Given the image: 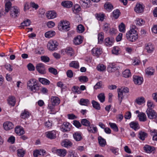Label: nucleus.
Wrapping results in <instances>:
<instances>
[{"instance_id":"f257e3e1","label":"nucleus","mask_w":157,"mask_h":157,"mask_svg":"<svg viewBox=\"0 0 157 157\" xmlns=\"http://www.w3.org/2000/svg\"><path fill=\"white\" fill-rule=\"evenodd\" d=\"M127 39L132 42L135 41L138 38L137 32L134 29H130L126 34Z\"/></svg>"},{"instance_id":"f03ea898","label":"nucleus","mask_w":157,"mask_h":157,"mask_svg":"<svg viewBox=\"0 0 157 157\" xmlns=\"http://www.w3.org/2000/svg\"><path fill=\"white\" fill-rule=\"evenodd\" d=\"M58 45V43L56 40H50L47 44V47L49 50L53 51L57 49Z\"/></svg>"},{"instance_id":"7ed1b4c3","label":"nucleus","mask_w":157,"mask_h":157,"mask_svg":"<svg viewBox=\"0 0 157 157\" xmlns=\"http://www.w3.org/2000/svg\"><path fill=\"white\" fill-rule=\"evenodd\" d=\"M146 113L148 117L150 119H155L157 117L156 113L151 108H147L146 111Z\"/></svg>"},{"instance_id":"20e7f679","label":"nucleus","mask_w":157,"mask_h":157,"mask_svg":"<svg viewBox=\"0 0 157 157\" xmlns=\"http://www.w3.org/2000/svg\"><path fill=\"white\" fill-rule=\"evenodd\" d=\"M19 9L16 6L12 7L10 10L11 16L13 18L17 17L19 14Z\"/></svg>"},{"instance_id":"39448f33","label":"nucleus","mask_w":157,"mask_h":157,"mask_svg":"<svg viewBox=\"0 0 157 157\" xmlns=\"http://www.w3.org/2000/svg\"><path fill=\"white\" fill-rule=\"evenodd\" d=\"M36 70L40 74H44L46 72L45 65L42 63L37 64L36 67Z\"/></svg>"},{"instance_id":"423d86ee","label":"nucleus","mask_w":157,"mask_h":157,"mask_svg":"<svg viewBox=\"0 0 157 157\" xmlns=\"http://www.w3.org/2000/svg\"><path fill=\"white\" fill-rule=\"evenodd\" d=\"M71 124L68 122H65L61 125L60 129L63 132H67L70 130L71 128Z\"/></svg>"},{"instance_id":"0eeeda50","label":"nucleus","mask_w":157,"mask_h":157,"mask_svg":"<svg viewBox=\"0 0 157 157\" xmlns=\"http://www.w3.org/2000/svg\"><path fill=\"white\" fill-rule=\"evenodd\" d=\"M144 8L143 4L137 3L135 7L134 10L137 13H141L144 11Z\"/></svg>"},{"instance_id":"6e6552de","label":"nucleus","mask_w":157,"mask_h":157,"mask_svg":"<svg viewBox=\"0 0 157 157\" xmlns=\"http://www.w3.org/2000/svg\"><path fill=\"white\" fill-rule=\"evenodd\" d=\"M133 81L136 84L140 85L143 82V78L141 77L134 75L133 76Z\"/></svg>"},{"instance_id":"1a4fd4ad","label":"nucleus","mask_w":157,"mask_h":157,"mask_svg":"<svg viewBox=\"0 0 157 157\" xmlns=\"http://www.w3.org/2000/svg\"><path fill=\"white\" fill-rule=\"evenodd\" d=\"M3 126L5 130H8L13 128L14 125L12 122L9 121H6L4 123Z\"/></svg>"},{"instance_id":"9d476101","label":"nucleus","mask_w":157,"mask_h":157,"mask_svg":"<svg viewBox=\"0 0 157 157\" xmlns=\"http://www.w3.org/2000/svg\"><path fill=\"white\" fill-rule=\"evenodd\" d=\"M143 148L145 152L148 153L152 152L154 153L155 150V147L147 145H145Z\"/></svg>"},{"instance_id":"9b49d317","label":"nucleus","mask_w":157,"mask_h":157,"mask_svg":"<svg viewBox=\"0 0 157 157\" xmlns=\"http://www.w3.org/2000/svg\"><path fill=\"white\" fill-rule=\"evenodd\" d=\"M145 49L148 53H151L153 52L154 47L151 43H149L145 44Z\"/></svg>"},{"instance_id":"f8f14e48","label":"nucleus","mask_w":157,"mask_h":157,"mask_svg":"<svg viewBox=\"0 0 157 157\" xmlns=\"http://www.w3.org/2000/svg\"><path fill=\"white\" fill-rule=\"evenodd\" d=\"M61 146L66 148L71 147L72 145V143L69 140L65 139L61 142Z\"/></svg>"},{"instance_id":"ddd939ff","label":"nucleus","mask_w":157,"mask_h":157,"mask_svg":"<svg viewBox=\"0 0 157 157\" xmlns=\"http://www.w3.org/2000/svg\"><path fill=\"white\" fill-rule=\"evenodd\" d=\"M51 102L52 105H58L60 103V99L56 96H52L51 98Z\"/></svg>"},{"instance_id":"4468645a","label":"nucleus","mask_w":157,"mask_h":157,"mask_svg":"<svg viewBox=\"0 0 157 157\" xmlns=\"http://www.w3.org/2000/svg\"><path fill=\"white\" fill-rule=\"evenodd\" d=\"M93 55L98 56L102 53L101 49L100 48H94L91 50Z\"/></svg>"},{"instance_id":"2eb2a0df","label":"nucleus","mask_w":157,"mask_h":157,"mask_svg":"<svg viewBox=\"0 0 157 157\" xmlns=\"http://www.w3.org/2000/svg\"><path fill=\"white\" fill-rule=\"evenodd\" d=\"M90 0H81L79 3L81 6L84 8L89 7L90 5Z\"/></svg>"},{"instance_id":"dca6fc26","label":"nucleus","mask_w":157,"mask_h":157,"mask_svg":"<svg viewBox=\"0 0 157 157\" xmlns=\"http://www.w3.org/2000/svg\"><path fill=\"white\" fill-rule=\"evenodd\" d=\"M15 131L16 133L19 136L23 135L25 133L23 128L20 126H17L15 128Z\"/></svg>"},{"instance_id":"f3484780","label":"nucleus","mask_w":157,"mask_h":157,"mask_svg":"<svg viewBox=\"0 0 157 157\" xmlns=\"http://www.w3.org/2000/svg\"><path fill=\"white\" fill-rule=\"evenodd\" d=\"M57 132L55 130L47 132H45V135L47 137H56Z\"/></svg>"},{"instance_id":"a211bd4d","label":"nucleus","mask_w":157,"mask_h":157,"mask_svg":"<svg viewBox=\"0 0 157 157\" xmlns=\"http://www.w3.org/2000/svg\"><path fill=\"white\" fill-rule=\"evenodd\" d=\"M46 16L48 19H53L56 17V13L53 11H50L47 12Z\"/></svg>"},{"instance_id":"6ab92c4d","label":"nucleus","mask_w":157,"mask_h":157,"mask_svg":"<svg viewBox=\"0 0 157 157\" xmlns=\"http://www.w3.org/2000/svg\"><path fill=\"white\" fill-rule=\"evenodd\" d=\"M130 127L135 130L140 128L139 125L138 123L136 121L131 122L130 124Z\"/></svg>"},{"instance_id":"aec40b11","label":"nucleus","mask_w":157,"mask_h":157,"mask_svg":"<svg viewBox=\"0 0 157 157\" xmlns=\"http://www.w3.org/2000/svg\"><path fill=\"white\" fill-rule=\"evenodd\" d=\"M45 151L44 150H36L34 151L33 155L35 157H37L39 155H44Z\"/></svg>"},{"instance_id":"412c9836","label":"nucleus","mask_w":157,"mask_h":157,"mask_svg":"<svg viewBox=\"0 0 157 157\" xmlns=\"http://www.w3.org/2000/svg\"><path fill=\"white\" fill-rule=\"evenodd\" d=\"M82 41V39L80 36H78L75 37L73 40V42L75 45H79L81 44Z\"/></svg>"},{"instance_id":"4be33fe9","label":"nucleus","mask_w":157,"mask_h":157,"mask_svg":"<svg viewBox=\"0 0 157 157\" xmlns=\"http://www.w3.org/2000/svg\"><path fill=\"white\" fill-rule=\"evenodd\" d=\"M61 5L64 7L70 8L72 6L73 4L71 1H67L63 2Z\"/></svg>"},{"instance_id":"5701e85b","label":"nucleus","mask_w":157,"mask_h":157,"mask_svg":"<svg viewBox=\"0 0 157 157\" xmlns=\"http://www.w3.org/2000/svg\"><path fill=\"white\" fill-rule=\"evenodd\" d=\"M8 102L9 105L12 106H14L16 103V100L14 97L10 96L8 98Z\"/></svg>"},{"instance_id":"b1692460","label":"nucleus","mask_w":157,"mask_h":157,"mask_svg":"<svg viewBox=\"0 0 157 157\" xmlns=\"http://www.w3.org/2000/svg\"><path fill=\"white\" fill-rule=\"evenodd\" d=\"M155 69L151 67H149L145 70V73L148 75H154Z\"/></svg>"},{"instance_id":"393cba45","label":"nucleus","mask_w":157,"mask_h":157,"mask_svg":"<svg viewBox=\"0 0 157 157\" xmlns=\"http://www.w3.org/2000/svg\"><path fill=\"white\" fill-rule=\"evenodd\" d=\"M57 152V155L61 157H64L66 155L67 151L64 149H58Z\"/></svg>"},{"instance_id":"a878e982","label":"nucleus","mask_w":157,"mask_h":157,"mask_svg":"<svg viewBox=\"0 0 157 157\" xmlns=\"http://www.w3.org/2000/svg\"><path fill=\"white\" fill-rule=\"evenodd\" d=\"M38 82V81L35 79L32 78L29 80L27 83V86L30 89L36 83Z\"/></svg>"},{"instance_id":"bb28decb","label":"nucleus","mask_w":157,"mask_h":157,"mask_svg":"<svg viewBox=\"0 0 157 157\" xmlns=\"http://www.w3.org/2000/svg\"><path fill=\"white\" fill-rule=\"evenodd\" d=\"M79 103L81 105L88 106L90 104V102L88 99L81 98L80 100Z\"/></svg>"},{"instance_id":"cd10ccee","label":"nucleus","mask_w":157,"mask_h":157,"mask_svg":"<svg viewBox=\"0 0 157 157\" xmlns=\"http://www.w3.org/2000/svg\"><path fill=\"white\" fill-rule=\"evenodd\" d=\"M88 130L89 132L95 133L97 132L98 129L96 127L93 125H90L88 127Z\"/></svg>"},{"instance_id":"c85d7f7f","label":"nucleus","mask_w":157,"mask_h":157,"mask_svg":"<svg viewBox=\"0 0 157 157\" xmlns=\"http://www.w3.org/2000/svg\"><path fill=\"white\" fill-rule=\"evenodd\" d=\"M114 41V39L112 38H107L105 39V44L107 46H111Z\"/></svg>"},{"instance_id":"c756f323","label":"nucleus","mask_w":157,"mask_h":157,"mask_svg":"<svg viewBox=\"0 0 157 157\" xmlns=\"http://www.w3.org/2000/svg\"><path fill=\"white\" fill-rule=\"evenodd\" d=\"M39 81L42 84L44 85H48L50 83V82L49 80L44 78H39Z\"/></svg>"},{"instance_id":"7c9ffc66","label":"nucleus","mask_w":157,"mask_h":157,"mask_svg":"<svg viewBox=\"0 0 157 157\" xmlns=\"http://www.w3.org/2000/svg\"><path fill=\"white\" fill-rule=\"evenodd\" d=\"M138 117L140 121H146L147 117L145 114L143 113L139 114Z\"/></svg>"},{"instance_id":"2f4dec72","label":"nucleus","mask_w":157,"mask_h":157,"mask_svg":"<svg viewBox=\"0 0 157 157\" xmlns=\"http://www.w3.org/2000/svg\"><path fill=\"white\" fill-rule=\"evenodd\" d=\"M55 34V32L53 31H50L46 32L45 36L46 38H49L53 37Z\"/></svg>"},{"instance_id":"473e14b6","label":"nucleus","mask_w":157,"mask_h":157,"mask_svg":"<svg viewBox=\"0 0 157 157\" xmlns=\"http://www.w3.org/2000/svg\"><path fill=\"white\" fill-rule=\"evenodd\" d=\"M97 97L101 102L103 103L105 101V96L104 93H101L99 94L98 95Z\"/></svg>"},{"instance_id":"72a5a7b5","label":"nucleus","mask_w":157,"mask_h":157,"mask_svg":"<svg viewBox=\"0 0 157 157\" xmlns=\"http://www.w3.org/2000/svg\"><path fill=\"white\" fill-rule=\"evenodd\" d=\"M29 116V113L26 110L23 111L21 115V118L25 119L27 118Z\"/></svg>"},{"instance_id":"f704fd0d","label":"nucleus","mask_w":157,"mask_h":157,"mask_svg":"<svg viewBox=\"0 0 157 157\" xmlns=\"http://www.w3.org/2000/svg\"><path fill=\"white\" fill-rule=\"evenodd\" d=\"M135 102L138 105H141L145 102L144 98L142 97H139L136 99Z\"/></svg>"},{"instance_id":"c9c22d12","label":"nucleus","mask_w":157,"mask_h":157,"mask_svg":"<svg viewBox=\"0 0 157 157\" xmlns=\"http://www.w3.org/2000/svg\"><path fill=\"white\" fill-rule=\"evenodd\" d=\"M70 67H73L75 68H78L79 67V63L77 61H72L70 64Z\"/></svg>"},{"instance_id":"e433bc0d","label":"nucleus","mask_w":157,"mask_h":157,"mask_svg":"<svg viewBox=\"0 0 157 157\" xmlns=\"http://www.w3.org/2000/svg\"><path fill=\"white\" fill-rule=\"evenodd\" d=\"M104 6L105 8L109 11H111V10L113 8V6L109 2L106 3Z\"/></svg>"},{"instance_id":"4c0bfd02","label":"nucleus","mask_w":157,"mask_h":157,"mask_svg":"<svg viewBox=\"0 0 157 157\" xmlns=\"http://www.w3.org/2000/svg\"><path fill=\"white\" fill-rule=\"evenodd\" d=\"M81 10L80 6L78 4H75L73 8L74 13L75 14L78 13Z\"/></svg>"},{"instance_id":"58836bf2","label":"nucleus","mask_w":157,"mask_h":157,"mask_svg":"<svg viewBox=\"0 0 157 157\" xmlns=\"http://www.w3.org/2000/svg\"><path fill=\"white\" fill-rule=\"evenodd\" d=\"M118 99L120 101V104L121 103L124 97L123 92L119 89L118 90Z\"/></svg>"},{"instance_id":"ea45409f","label":"nucleus","mask_w":157,"mask_h":157,"mask_svg":"<svg viewBox=\"0 0 157 157\" xmlns=\"http://www.w3.org/2000/svg\"><path fill=\"white\" fill-rule=\"evenodd\" d=\"M54 106L55 105H52V104H48V109L50 110L49 112V113L52 114H55V113L56 112L54 111Z\"/></svg>"},{"instance_id":"a19ab883","label":"nucleus","mask_w":157,"mask_h":157,"mask_svg":"<svg viewBox=\"0 0 157 157\" xmlns=\"http://www.w3.org/2000/svg\"><path fill=\"white\" fill-rule=\"evenodd\" d=\"M81 124L85 126H89L90 124V122L86 119H82L81 121Z\"/></svg>"},{"instance_id":"79ce46f5","label":"nucleus","mask_w":157,"mask_h":157,"mask_svg":"<svg viewBox=\"0 0 157 157\" xmlns=\"http://www.w3.org/2000/svg\"><path fill=\"white\" fill-rule=\"evenodd\" d=\"M92 103L93 107L95 109L97 110H99L100 109V105L98 102L94 100H93L92 101Z\"/></svg>"},{"instance_id":"37998d69","label":"nucleus","mask_w":157,"mask_h":157,"mask_svg":"<svg viewBox=\"0 0 157 157\" xmlns=\"http://www.w3.org/2000/svg\"><path fill=\"white\" fill-rule=\"evenodd\" d=\"M98 141L101 147H103L106 144L105 140L103 138H98Z\"/></svg>"},{"instance_id":"c03bdc74","label":"nucleus","mask_w":157,"mask_h":157,"mask_svg":"<svg viewBox=\"0 0 157 157\" xmlns=\"http://www.w3.org/2000/svg\"><path fill=\"white\" fill-rule=\"evenodd\" d=\"M104 33H101L98 34V40L99 44H101L103 41L104 39Z\"/></svg>"},{"instance_id":"a18cd8bd","label":"nucleus","mask_w":157,"mask_h":157,"mask_svg":"<svg viewBox=\"0 0 157 157\" xmlns=\"http://www.w3.org/2000/svg\"><path fill=\"white\" fill-rule=\"evenodd\" d=\"M123 75L125 78H128L131 76V74L129 70L126 69L123 71Z\"/></svg>"},{"instance_id":"49530a36","label":"nucleus","mask_w":157,"mask_h":157,"mask_svg":"<svg viewBox=\"0 0 157 157\" xmlns=\"http://www.w3.org/2000/svg\"><path fill=\"white\" fill-rule=\"evenodd\" d=\"M77 31L79 33H82L84 31V27L81 24L79 25L77 27Z\"/></svg>"},{"instance_id":"de8ad7c7","label":"nucleus","mask_w":157,"mask_h":157,"mask_svg":"<svg viewBox=\"0 0 157 157\" xmlns=\"http://www.w3.org/2000/svg\"><path fill=\"white\" fill-rule=\"evenodd\" d=\"M95 16L97 19L99 21H102L104 19V16L103 14L96 13L95 14Z\"/></svg>"},{"instance_id":"09e8293b","label":"nucleus","mask_w":157,"mask_h":157,"mask_svg":"<svg viewBox=\"0 0 157 157\" xmlns=\"http://www.w3.org/2000/svg\"><path fill=\"white\" fill-rule=\"evenodd\" d=\"M137 25L141 26L144 25L145 21L141 19L138 18L135 21Z\"/></svg>"},{"instance_id":"8fccbe9b","label":"nucleus","mask_w":157,"mask_h":157,"mask_svg":"<svg viewBox=\"0 0 157 157\" xmlns=\"http://www.w3.org/2000/svg\"><path fill=\"white\" fill-rule=\"evenodd\" d=\"M12 5L11 2L9 1L6 2L5 4V11L7 13L9 12V10H10L11 6Z\"/></svg>"},{"instance_id":"3c124183","label":"nucleus","mask_w":157,"mask_h":157,"mask_svg":"<svg viewBox=\"0 0 157 157\" xmlns=\"http://www.w3.org/2000/svg\"><path fill=\"white\" fill-rule=\"evenodd\" d=\"M120 14V12L119 10L117 9L113 12V16L115 19H117Z\"/></svg>"},{"instance_id":"603ef678","label":"nucleus","mask_w":157,"mask_h":157,"mask_svg":"<svg viewBox=\"0 0 157 157\" xmlns=\"http://www.w3.org/2000/svg\"><path fill=\"white\" fill-rule=\"evenodd\" d=\"M72 90L74 93L77 94H80L81 93L79 87L77 86H73L72 88Z\"/></svg>"},{"instance_id":"864d4df0","label":"nucleus","mask_w":157,"mask_h":157,"mask_svg":"<svg viewBox=\"0 0 157 157\" xmlns=\"http://www.w3.org/2000/svg\"><path fill=\"white\" fill-rule=\"evenodd\" d=\"M109 124L111 128L113 129L114 131L115 132L118 131V128L116 124L110 122L109 123Z\"/></svg>"},{"instance_id":"5fc2aeb1","label":"nucleus","mask_w":157,"mask_h":157,"mask_svg":"<svg viewBox=\"0 0 157 157\" xmlns=\"http://www.w3.org/2000/svg\"><path fill=\"white\" fill-rule=\"evenodd\" d=\"M69 23L68 22L65 21H61V22L58 24V27L59 30H62V29L63 27V26H64L67 25V24Z\"/></svg>"},{"instance_id":"6e6d98bb","label":"nucleus","mask_w":157,"mask_h":157,"mask_svg":"<svg viewBox=\"0 0 157 157\" xmlns=\"http://www.w3.org/2000/svg\"><path fill=\"white\" fill-rule=\"evenodd\" d=\"M115 68L116 67L112 63H110L107 67V70L109 72H112L114 71Z\"/></svg>"},{"instance_id":"4d7b16f0","label":"nucleus","mask_w":157,"mask_h":157,"mask_svg":"<svg viewBox=\"0 0 157 157\" xmlns=\"http://www.w3.org/2000/svg\"><path fill=\"white\" fill-rule=\"evenodd\" d=\"M65 52L66 53L71 56H72L73 53V50L72 48L71 47L67 48L65 50Z\"/></svg>"},{"instance_id":"13d9d810","label":"nucleus","mask_w":157,"mask_h":157,"mask_svg":"<svg viewBox=\"0 0 157 157\" xmlns=\"http://www.w3.org/2000/svg\"><path fill=\"white\" fill-rule=\"evenodd\" d=\"M103 85L102 84V82L100 81L97 82L94 86V88L95 90H97V89H100L103 87Z\"/></svg>"},{"instance_id":"bf43d9fd","label":"nucleus","mask_w":157,"mask_h":157,"mask_svg":"<svg viewBox=\"0 0 157 157\" xmlns=\"http://www.w3.org/2000/svg\"><path fill=\"white\" fill-rule=\"evenodd\" d=\"M110 29L109 24L107 23H105L103 25V29L104 31L107 33H108Z\"/></svg>"},{"instance_id":"052dcab7","label":"nucleus","mask_w":157,"mask_h":157,"mask_svg":"<svg viewBox=\"0 0 157 157\" xmlns=\"http://www.w3.org/2000/svg\"><path fill=\"white\" fill-rule=\"evenodd\" d=\"M119 30L120 32L124 33L125 32V25L123 23H121L119 25Z\"/></svg>"},{"instance_id":"680f3d73","label":"nucleus","mask_w":157,"mask_h":157,"mask_svg":"<svg viewBox=\"0 0 157 157\" xmlns=\"http://www.w3.org/2000/svg\"><path fill=\"white\" fill-rule=\"evenodd\" d=\"M38 82H36V84H35L33 85V86L31 87L29 89L31 91H33L35 90V91L36 90H39V86H38L37 85V83Z\"/></svg>"},{"instance_id":"e2e57ef3","label":"nucleus","mask_w":157,"mask_h":157,"mask_svg":"<svg viewBox=\"0 0 157 157\" xmlns=\"http://www.w3.org/2000/svg\"><path fill=\"white\" fill-rule=\"evenodd\" d=\"M78 79L81 82H86L88 80V78L86 76H80L79 77Z\"/></svg>"},{"instance_id":"0e129e2a","label":"nucleus","mask_w":157,"mask_h":157,"mask_svg":"<svg viewBox=\"0 0 157 157\" xmlns=\"http://www.w3.org/2000/svg\"><path fill=\"white\" fill-rule=\"evenodd\" d=\"M48 70L49 72L54 75H56L57 74V70L53 67H50L49 68Z\"/></svg>"},{"instance_id":"69168bd1","label":"nucleus","mask_w":157,"mask_h":157,"mask_svg":"<svg viewBox=\"0 0 157 157\" xmlns=\"http://www.w3.org/2000/svg\"><path fill=\"white\" fill-rule=\"evenodd\" d=\"M31 23L30 21L28 19H27L26 21H24L23 22L21 23V26H28L30 25Z\"/></svg>"},{"instance_id":"338daca9","label":"nucleus","mask_w":157,"mask_h":157,"mask_svg":"<svg viewBox=\"0 0 157 157\" xmlns=\"http://www.w3.org/2000/svg\"><path fill=\"white\" fill-rule=\"evenodd\" d=\"M119 48L117 46H115L113 48L112 50V52L113 54L117 55L119 54Z\"/></svg>"},{"instance_id":"774afa93","label":"nucleus","mask_w":157,"mask_h":157,"mask_svg":"<svg viewBox=\"0 0 157 157\" xmlns=\"http://www.w3.org/2000/svg\"><path fill=\"white\" fill-rule=\"evenodd\" d=\"M73 125L76 128H79L81 127L82 124L78 121L77 120H74L73 121Z\"/></svg>"}]
</instances>
